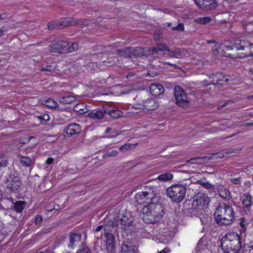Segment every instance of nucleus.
<instances>
[{"label":"nucleus","mask_w":253,"mask_h":253,"mask_svg":"<svg viewBox=\"0 0 253 253\" xmlns=\"http://www.w3.org/2000/svg\"><path fill=\"white\" fill-rule=\"evenodd\" d=\"M164 214V207L161 203L158 202L144 206L140 215L145 223L150 224L159 221Z\"/></svg>","instance_id":"nucleus-1"},{"label":"nucleus","mask_w":253,"mask_h":253,"mask_svg":"<svg viewBox=\"0 0 253 253\" xmlns=\"http://www.w3.org/2000/svg\"><path fill=\"white\" fill-rule=\"evenodd\" d=\"M214 216L217 223L220 225H230L235 219L232 207L225 203L219 204L215 211Z\"/></svg>","instance_id":"nucleus-2"},{"label":"nucleus","mask_w":253,"mask_h":253,"mask_svg":"<svg viewBox=\"0 0 253 253\" xmlns=\"http://www.w3.org/2000/svg\"><path fill=\"white\" fill-rule=\"evenodd\" d=\"M221 247L224 253H239L241 249L240 236L234 232L226 233L221 240Z\"/></svg>","instance_id":"nucleus-3"},{"label":"nucleus","mask_w":253,"mask_h":253,"mask_svg":"<svg viewBox=\"0 0 253 253\" xmlns=\"http://www.w3.org/2000/svg\"><path fill=\"white\" fill-rule=\"evenodd\" d=\"M210 203V198L205 193L198 194L194 199L190 212L192 216H200L205 212L206 206Z\"/></svg>","instance_id":"nucleus-4"},{"label":"nucleus","mask_w":253,"mask_h":253,"mask_svg":"<svg viewBox=\"0 0 253 253\" xmlns=\"http://www.w3.org/2000/svg\"><path fill=\"white\" fill-rule=\"evenodd\" d=\"M79 45L78 43H69L65 41H59L51 43L49 45V49L52 52H59L60 53H68L78 50Z\"/></svg>","instance_id":"nucleus-5"},{"label":"nucleus","mask_w":253,"mask_h":253,"mask_svg":"<svg viewBox=\"0 0 253 253\" xmlns=\"http://www.w3.org/2000/svg\"><path fill=\"white\" fill-rule=\"evenodd\" d=\"M186 189L185 186L181 184H175L169 187L167 190V195L174 202L181 203L185 197Z\"/></svg>","instance_id":"nucleus-6"},{"label":"nucleus","mask_w":253,"mask_h":253,"mask_svg":"<svg viewBox=\"0 0 253 253\" xmlns=\"http://www.w3.org/2000/svg\"><path fill=\"white\" fill-rule=\"evenodd\" d=\"M135 199L139 204L143 203H155L159 202V199L156 195L154 188H147L145 190L139 192L135 195Z\"/></svg>","instance_id":"nucleus-7"},{"label":"nucleus","mask_w":253,"mask_h":253,"mask_svg":"<svg viewBox=\"0 0 253 253\" xmlns=\"http://www.w3.org/2000/svg\"><path fill=\"white\" fill-rule=\"evenodd\" d=\"M87 21L81 19L75 20L72 17H67L60 19L54 21L53 23H49L48 25L49 30L56 29H62L68 26H74L76 25H87Z\"/></svg>","instance_id":"nucleus-8"},{"label":"nucleus","mask_w":253,"mask_h":253,"mask_svg":"<svg viewBox=\"0 0 253 253\" xmlns=\"http://www.w3.org/2000/svg\"><path fill=\"white\" fill-rule=\"evenodd\" d=\"M117 228H120L125 231V232L132 230L133 219L130 216L124 215L122 217L117 216L114 218Z\"/></svg>","instance_id":"nucleus-9"},{"label":"nucleus","mask_w":253,"mask_h":253,"mask_svg":"<svg viewBox=\"0 0 253 253\" xmlns=\"http://www.w3.org/2000/svg\"><path fill=\"white\" fill-rule=\"evenodd\" d=\"M4 183L6 187L12 192L16 191L21 185L19 178L12 172H7V175L4 177Z\"/></svg>","instance_id":"nucleus-10"},{"label":"nucleus","mask_w":253,"mask_h":253,"mask_svg":"<svg viewBox=\"0 0 253 253\" xmlns=\"http://www.w3.org/2000/svg\"><path fill=\"white\" fill-rule=\"evenodd\" d=\"M107 114L113 119H119L126 117L123 112H91L87 115V116L93 120H100Z\"/></svg>","instance_id":"nucleus-11"},{"label":"nucleus","mask_w":253,"mask_h":253,"mask_svg":"<svg viewBox=\"0 0 253 253\" xmlns=\"http://www.w3.org/2000/svg\"><path fill=\"white\" fill-rule=\"evenodd\" d=\"M152 54L154 55L158 54L159 51L167 52L168 55L171 57L178 58L181 55V51L180 49H176L174 50H169L167 46L163 43H159L157 47L151 48ZM165 54H166L165 52Z\"/></svg>","instance_id":"nucleus-12"},{"label":"nucleus","mask_w":253,"mask_h":253,"mask_svg":"<svg viewBox=\"0 0 253 253\" xmlns=\"http://www.w3.org/2000/svg\"><path fill=\"white\" fill-rule=\"evenodd\" d=\"M174 90L176 104L184 108L188 107L190 103L184 91L179 86H176Z\"/></svg>","instance_id":"nucleus-13"},{"label":"nucleus","mask_w":253,"mask_h":253,"mask_svg":"<svg viewBox=\"0 0 253 253\" xmlns=\"http://www.w3.org/2000/svg\"><path fill=\"white\" fill-rule=\"evenodd\" d=\"M234 48V43L233 45H230L228 42H224L219 44L218 43H216L214 45V46L212 47V50L213 51V54H220L224 55V56H227L224 55V54L222 52L223 50H233Z\"/></svg>","instance_id":"nucleus-14"},{"label":"nucleus","mask_w":253,"mask_h":253,"mask_svg":"<svg viewBox=\"0 0 253 253\" xmlns=\"http://www.w3.org/2000/svg\"><path fill=\"white\" fill-rule=\"evenodd\" d=\"M242 204L244 211L246 214H248L253 207V200L249 193H245L243 195L242 199Z\"/></svg>","instance_id":"nucleus-15"},{"label":"nucleus","mask_w":253,"mask_h":253,"mask_svg":"<svg viewBox=\"0 0 253 253\" xmlns=\"http://www.w3.org/2000/svg\"><path fill=\"white\" fill-rule=\"evenodd\" d=\"M195 4L199 7L209 10L214 8L216 6L215 0H194Z\"/></svg>","instance_id":"nucleus-16"},{"label":"nucleus","mask_w":253,"mask_h":253,"mask_svg":"<svg viewBox=\"0 0 253 253\" xmlns=\"http://www.w3.org/2000/svg\"><path fill=\"white\" fill-rule=\"evenodd\" d=\"M81 131L80 126L77 124H72L68 125L64 130L67 136H71L72 135L79 133Z\"/></svg>","instance_id":"nucleus-17"},{"label":"nucleus","mask_w":253,"mask_h":253,"mask_svg":"<svg viewBox=\"0 0 253 253\" xmlns=\"http://www.w3.org/2000/svg\"><path fill=\"white\" fill-rule=\"evenodd\" d=\"M120 253H137V249L135 245L129 242H125L121 247Z\"/></svg>","instance_id":"nucleus-18"},{"label":"nucleus","mask_w":253,"mask_h":253,"mask_svg":"<svg viewBox=\"0 0 253 253\" xmlns=\"http://www.w3.org/2000/svg\"><path fill=\"white\" fill-rule=\"evenodd\" d=\"M149 89L151 93L154 96H159L165 91L164 87L162 85L159 84H152Z\"/></svg>","instance_id":"nucleus-19"},{"label":"nucleus","mask_w":253,"mask_h":253,"mask_svg":"<svg viewBox=\"0 0 253 253\" xmlns=\"http://www.w3.org/2000/svg\"><path fill=\"white\" fill-rule=\"evenodd\" d=\"M82 235L80 234L71 233L69 235L70 242L68 247L73 249L81 242Z\"/></svg>","instance_id":"nucleus-20"},{"label":"nucleus","mask_w":253,"mask_h":253,"mask_svg":"<svg viewBox=\"0 0 253 253\" xmlns=\"http://www.w3.org/2000/svg\"><path fill=\"white\" fill-rule=\"evenodd\" d=\"M145 109L148 111H154L158 108L159 103L155 99H149L145 102Z\"/></svg>","instance_id":"nucleus-21"},{"label":"nucleus","mask_w":253,"mask_h":253,"mask_svg":"<svg viewBox=\"0 0 253 253\" xmlns=\"http://www.w3.org/2000/svg\"><path fill=\"white\" fill-rule=\"evenodd\" d=\"M115 219L113 220H109L103 225L104 235H108V234H111L110 233L112 232L113 229L117 227L116 224H115Z\"/></svg>","instance_id":"nucleus-22"},{"label":"nucleus","mask_w":253,"mask_h":253,"mask_svg":"<svg viewBox=\"0 0 253 253\" xmlns=\"http://www.w3.org/2000/svg\"><path fill=\"white\" fill-rule=\"evenodd\" d=\"M218 192L219 193L220 197L224 200L228 201L231 199L230 191L223 186H220L218 187Z\"/></svg>","instance_id":"nucleus-23"},{"label":"nucleus","mask_w":253,"mask_h":253,"mask_svg":"<svg viewBox=\"0 0 253 253\" xmlns=\"http://www.w3.org/2000/svg\"><path fill=\"white\" fill-rule=\"evenodd\" d=\"M145 102H143L142 101H140L138 103H136L133 104H128L126 105L125 107H124L123 109H126V110H132V109H135V110H144L145 109V104H144Z\"/></svg>","instance_id":"nucleus-24"},{"label":"nucleus","mask_w":253,"mask_h":253,"mask_svg":"<svg viewBox=\"0 0 253 253\" xmlns=\"http://www.w3.org/2000/svg\"><path fill=\"white\" fill-rule=\"evenodd\" d=\"M251 44L245 40H236L234 43V48L236 50H244L245 47H250Z\"/></svg>","instance_id":"nucleus-25"},{"label":"nucleus","mask_w":253,"mask_h":253,"mask_svg":"<svg viewBox=\"0 0 253 253\" xmlns=\"http://www.w3.org/2000/svg\"><path fill=\"white\" fill-rule=\"evenodd\" d=\"M18 159L19 160L20 163L23 167H30L32 164V160L29 157L19 155Z\"/></svg>","instance_id":"nucleus-26"},{"label":"nucleus","mask_w":253,"mask_h":253,"mask_svg":"<svg viewBox=\"0 0 253 253\" xmlns=\"http://www.w3.org/2000/svg\"><path fill=\"white\" fill-rule=\"evenodd\" d=\"M223 157V155L221 153H217L214 154H211L210 155L206 156L205 157H197L193 159V160H198V159H202L206 161L210 160L211 159H215L217 158H222Z\"/></svg>","instance_id":"nucleus-27"},{"label":"nucleus","mask_w":253,"mask_h":253,"mask_svg":"<svg viewBox=\"0 0 253 253\" xmlns=\"http://www.w3.org/2000/svg\"><path fill=\"white\" fill-rule=\"evenodd\" d=\"M75 100V97L72 95H67L60 98L59 101L63 104H69Z\"/></svg>","instance_id":"nucleus-28"},{"label":"nucleus","mask_w":253,"mask_h":253,"mask_svg":"<svg viewBox=\"0 0 253 253\" xmlns=\"http://www.w3.org/2000/svg\"><path fill=\"white\" fill-rule=\"evenodd\" d=\"M25 202L19 201L13 205V209L17 212H21L25 207Z\"/></svg>","instance_id":"nucleus-29"},{"label":"nucleus","mask_w":253,"mask_h":253,"mask_svg":"<svg viewBox=\"0 0 253 253\" xmlns=\"http://www.w3.org/2000/svg\"><path fill=\"white\" fill-rule=\"evenodd\" d=\"M172 178L173 174L172 173L166 172L159 175L158 176L157 179L162 181H167L172 179Z\"/></svg>","instance_id":"nucleus-30"},{"label":"nucleus","mask_w":253,"mask_h":253,"mask_svg":"<svg viewBox=\"0 0 253 253\" xmlns=\"http://www.w3.org/2000/svg\"><path fill=\"white\" fill-rule=\"evenodd\" d=\"M137 145H138L137 143L134 144L126 143V144H125V145L121 146L120 147V150L121 151H123V152H126L128 150L135 148Z\"/></svg>","instance_id":"nucleus-31"},{"label":"nucleus","mask_w":253,"mask_h":253,"mask_svg":"<svg viewBox=\"0 0 253 253\" xmlns=\"http://www.w3.org/2000/svg\"><path fill=\"white\" fill-rule=\"evenodd\" d=\"M45 105L49 108L54 109L57 107L58 103L54 100L49 98L45 101Z\"/></svg>","instance_id":"nucleus-32"},{"label":"nucleus","mask_w":253,"mask_h":253,"mask_svg":"<svg viewBox=\"0 0 253 253\" xmlns=\"http://www.w3.org/2000/svg\"><path fill=\"white\" fill-rule=\"evenodd\" d=\"M211 18L210 17H204L202 18H198L195 19V21L201 24H206L210 22Z\"/></svg>","instance_id":"nucleus-33"},{"label":"nucleus","mask_w":253,"mask_h":253,"mask_svg":"<svg viewBox=\"0 0 253 253\" xmlns=\"http://www.w3.org/2000/svg\"><path fill=\"white\" fill-rule=\"evenodd\" d=\"M105 236L106 239V245L115 244V239L114 235L108 234V235H105Z\"/></svg>","instance_id":"nucleus-34"},{"label":"nucleus","mask_w":253,"mask_h":253,"mask_svg":"<svg viewBox=\"0 0 253 253\" xmlns=\"http://www.w3.org/2000/svg\"><path fill=\"white\" fill-rule=\"evenodd\" d=\"M8 164V160L6 156L3 154L0 155V167H6Z\"/></svg>","instance_id":"nucleus-35"},{"label":"nucleus","mask_w":253,"mask_h":253,"mask_svg":"<svg viewBox=\"0 0 253 253\" xmlns=\"http://www.w3.org/2000/svg\"><path fill=\"white\" fill-rule=\"evenodd\" d=\"M76 253H92L91 250L85 246H83L81 248L79 249Z\"/></svg>","instance_id":"nucleus-36"},{"label":"nucleus","mask_w":253,"mask_h":253,"mask_svg":"<svg viewBox=\"0 0 253 253\" xmlns=\"http://www.w3.org/2000/svg\"><path fill=\"white\" fill-rule=\"evenodd\" d=\"M125 130L121 131L120 132H118L116 130H114L111 131V133L112 134L111 135H109L107 136H102L101 138H115L118 136L119 135L121 134Z\"/></svg>","instance_id":"nucleus-37"},{"label":"nucleus","mask_w":253,"mask_h":253,"mask_svg":"<svg viewBox=\"0 0 253 253\" xmlns=\"http://www.w3.org/2000/svg\"><path fill=\"white\" fill-rule=\"evenodd\" d=\"M106 246L108 253H115L116 249L115 244L110 245L108 244Z\"/></svg>","instance_id":"nucleus-38"},{"label":"nucleus","mask_w":253,"mask_h":253,"mask_svg":"<svg viewBox=\"0 0 253 253\" xmlns=\"http://www.w3.org/2000/svg\"><path fill=\"white\" fill-rule=\"evenodd\" d=\"M240 225L241 227H242L244 229H245L247 228L248 223L246 219L244 217H242L240 219Z\"/></svg>","instance_id":"nucleus-39"},{"label":"nucleus","mask_w":253,"mask_h":253,"mask_svg":"<svg viewBox=\"0 0 253 253\" xmlns=\"http://www.w3.org/2000/svg\"><path fill=\"white\" fill-rule=\"evenodd\" d=\"M118 152L117 151L112 150L111 152H108L106 153L104 155V158L116 156L118 155Z\"/></svg>","instance_id":"nucleus-40"},{"label":"nucleus","mask_w":253,"mask_h":253,"mask_svg":"<svg viewBox=\"0 0 253 253\" xmlns=\"http://www.w3.org/2000/svg\"><path fill=\"white\" fill-rule=\"evenodd\" d=\"M184 26L182 23H179L177 26L173 27L172 28V30L173 31L177 30V31H183L184 30Z\"/></svg>","instance_id":"nucleus-41"},{"label":"nucleus","mask_w":253,"mask_h":253,"mask_svg":"<svg viewBox=\"0 0 253 253\" xmlns=\"http://www.w3.org/2000/svg\"><path fill=\"white\" fill-rule=\"evenodd\" d=\"M41 70L42 71H52L54 70V68L51 65H47L45 67H42Z\"/></svg>","instance_id":"nucleus-42"},{"label":"nucleus","mask_w":253,"mask_h":253,"mask_svg":"<svg viewBox=\"0 0 253 253\" xmlns=\"http://www.w3.org/2000/svg\"><path fill=\"white\" fill-rule=\"evenodd\" d=\"M42 220V215L37 214L35 216V223L37 225L40 224Z\"/></svg>","instance_id":"nucleus-43"},{"label":"nucleus","mask_w":253,"mask_h":253,"mask_svg":"<svg viewBox=\"0 0 253 253\" xmlns=\"http://www.w3.org/2000/svg\"><path fill=\"white\" fill-rule=\"evenodd\" d=\"M241 177L233 178L230 179V181L235 184H239L241 183Z\"/></svg>","instance_id":"nucleus-44"},{"label":"nucleus","mask_w":253,"mask_h":253,"mask_svg":"<svg viewBox=\"0 0 253 253\" xmlns=\"http://www.w3.org/2000/svg\"><path fill=\"white\" fill-rule=\"evenodd\" d=\"M84 105L82 104H78L76 105L74 109V111H84Z\"/></svg>","instance_id":"nucleus-45"},{"label":"nucleus","mask_w":253,"mask_h":253,"mask_svg":"<svg viewBox=\"0 0 253 253\" xmlns=\"http://www.w3.org/2000/svg\"><path fill=\"white\" fill-rule=\"evenodd\" d=\"M40 118L45 121H47L49 120V115L47 114H45L42 116H41Z\"/></svg>","instance_id":"nucleus-46"},{"label":"nucleus","mask_w":253,"mask_h":253,"mask_svg":"<svg viewBox=\"0 0 253 253\" xmlns=\"http://www.w3.org/2000/svg\"><path fill=\"white\" fill-rule=\"evenodd\" d=\"M169 252H170V249L169 248H166L158 253H169Z\"/></svg>","instance_id":"nucleus-47"},{"label":"nucleus","mask_w":253,"mask_h":253,"mask_svg":"<svg viewBox=\"0 0 253 253\" xmlns=\"http://www.w3.org/2000/svg\"><path fill=\"white\" fill-rule=\"evenodd\" d=\"M53 162V159L52 158H47V159L46 160V164L47 165H50Z\"/></svg>","instance_id":"nucleus-48"},{"label":"nucleus","mask_w":253,"mask_h":253,"mask_svg":"<svg viewBox=\"0 0 253 253\" xmlns=\"http://www.w3.org/2000/svg\"><path fill=\"white\" fill-rule=\"evenodd\" d=\"M102 229H103V225H99L96 228L95 232H98Z\"/></svg>","instance_id":"nucleus-49"},{"label":"nucleus","mask_w":253,"mask_h":253,"mask_svg":"<svg viewBox=\"0 0 253 253\" xmlns=\"http://www.w3.org/2000/svg\"><path fill=\"white\" fill-rule=\"evenodd\" d=\"M35 137H34V136H31V137H29L28 138H27L26 139V141H24V143H28L30 140L32 139H35Z\"/></svg>","instance_id":"nucleus-50"},{"label":"nucleus","mask_w":253,"mask_h":253,"mask_svg":"<svg viewBox=\"0 0 253 253\" xmlns=\"http://www.w3.org/2000/svg\"><path fill=\"white\" fill-rule=\"evenodd\" d=\"M250 55L253 56V44H251L250 46Z\"/></svg>","instance_id":"nucleus-51"},{"label":"nucleus","mask_w":253,"mask_h":253,"mask_svg":"<svg viewBox=\"0 0 253 253\" xmlns=\"http://www.w3.org/2000/svg\"><path fill=\"white\" fill-rule=\"evenodd\" d=\"M112 130V127H107V128L106 129L105 132V133H109L110 132H111Z\"/></svg>","instance_id":"nucleus-52"},{"label":"nucleus","mask_w":253,"mask_h":253,"mask_svg":"<svg viewBox=\"0 0 253 253\" xmlns=\"http://www.w3.org/2000/svg\"><path fill=\"white\" fill-rule=\"evenodd\" d=\"M60 209V206L59 205H55L53 206V210H58Z\"/></svg>","instance_id":"nucleus-53"},{"label":"nucleus","mask_w":253,"mask_h":253,"mask_svg":"<svg viewBox=\"0 0 253 253\" xmlns=\"http://www.w3.org/2000/svg\"><path fill=\"white\" fill-rule=\"evenodd\" d=\"M143 49L140 47H136L135 51H140L141 53L142 52Z\"/></svg>","instance_id":"nucleus-54"},{"label":"nucleus","mask_w":253,"mask_h":253,"mask_svg":"<svg viewBox=\"0 0 253 253\" xmlns=\"http://www.w3.org/2000/svg\"><path fill=\"white\" fill-rule=\"evenodd\" d=\"M226 103H224L222 105H219L217 107V109H220L221 108H222L224 106H225L226 105Z\"/></svg>","instance_id":"nucleus-55"},{"label":"nucleus","mask_w":253,"mask_h":253,"mask_svg":"<svg viewBox=\"0 0 253 253\" xmlns=\"http://www.w3.org/2000/svg\"><path fill=\"white\" fill-rule=\"evenodd\" d=\"M205 186L207 188H210L211 186V184L210 183H208V182L205 184Z\"/></svg>","instance_id":"nucleus-56"},{"label":"nucleus","mask_w":253,"mask_h":253,"mask_svg":"<svg viewBox=\"0 0 253 253\" xmlns=\"http://www.w3.org/2000/svg\"><path fill=\"white\" fill-rule=\"evenodd\" d=\"M249 253H253V245L251 246V249L249 250Z\"/></svg>","instance_id":"nucleus-57"},{"label":"nucleus","mask_w":253,"mask_h":253,"mask_svg":"<svg viewBox=\"0 0 253 253\" xmlns=\"http://www.w3.org/2000/svg\"><path fill=\"white\" fill-rule=\"evenodd\" d=\"M253 98V95H249L248 97V99L250 100Z\"/></svg>","instance_id":"nucleus-58"},{"label":"nucleus","mask_w":253,"mask_h":253,"mask_svg":"<svg viewBox=\"0 0 253 253\" xmlns=\"http://www.w3.org/2000/svg\"><path fill=\"white\" fill-rule=\"evenodd\" d=\"M53 210V208L52 209H51V208H48L47 207V211H51L52 210Z\"/></svg>","instance_id":"nucleus-59"},{"label":"nucleus","mask_w":253,"mask_h":253,"mask_svg":"<svg viewBox=\"0 0 253 253\" xmlns=\"http://www.w3.org/2000/svg\"><path fill=\"white\" fill-rule=\"evenodd\" d=\"M3 34V31L2 30L0 29V37Z\"/></svg>","instance_id":"nucleus-60"},{"label":"nucleus","mask_w":253,"mask_h":253,"mask_svg":"<svg viewBox=\"0 0 253 253\" xmlns=\"http://www.w3.org/2000/svg\"><path fill=\"white\" fill-rule=\"evenodd\" d=\"M207 42H208V43H213L214 41H212V40H211V41H208Z\"/></svg>","instance_id":"nucleus-61"},{"label":"nucleus","mask_w":253,"mask_h":253,"mask_svg":"<svg viewBox=\"0 0 253 253\" xmlns=\"http://www.w3.org/2000/svg\"><path fill=\"white\" fill-rule=\"evenodd\" d=\"M253 125V123H247L246 124L247 126H251V125Z\"/></svg>","instance_id":"nucleus-62"},{"label":"nucleus","mask_w":253,"mask_h":253,"mask_svg":"<svg viewBox=\"0 0 253 253\" xmlns=\"http://www.w3.org/2000/svg\"><path fill=\"white\" fill-rule=\"evenodd\" d=\"M109 111H120V110H118V109H110Z\"/></svg>","instance_id":"nucleus-63"},{"label":"nucleus","mask_w":253,"mask_h":253,"mask_svg":"<svg viewBox=\"0 0 253 253\" xmlns=\"http://www.w3.org/2000/svg\"><path fill=\"white\" fill-rule=\"evenodd\" d=\"M234 135H235V134H233L228 137H226V138H230V137H232L233 136H234Z\"/></svg>","instance_id":"nucleus-64"}]
</instances>
